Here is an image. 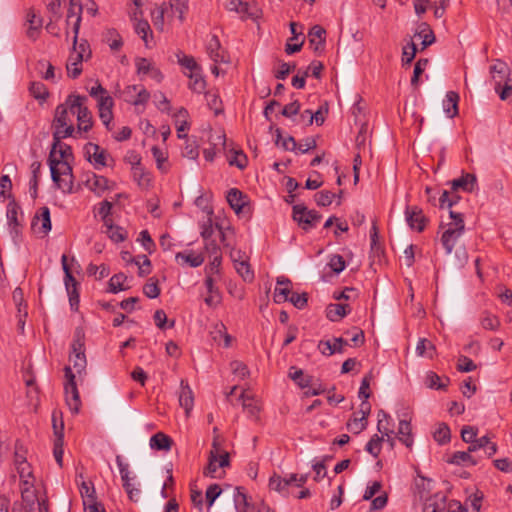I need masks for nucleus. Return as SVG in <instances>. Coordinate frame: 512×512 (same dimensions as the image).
Here are the masks:
<instances>
[{
	"label": "nucleus",
	"mask_w": 512,
	"mask_h": 512,
	"mask_svg": "<svg viewBox=\"0 0 512 512\" xmlns=\"http://www.w3.org/2000/svg\"><path fill=\"white\" fill-rule=\"evenodd\" d=\"M494 89L501 100H506L512 95L511 69L504 61L496 59L489 68Z\"/></svg>",
	"instance_id": "f257e3e1"
},
{
	"label": "nucleus",
	"mask_w": 512,
	"mask_h": 512,
	"mask_svg": "<svg viewBox=\"0 0 512 512\" xmlns=\"http://www.w3.org/2000/svg\"><path fill=\"white\" fill-rule=\"evenodd\" d=\"M72 115L70 112V105L67 101L63 104H59L55 109L54 119L52 122L53 128V139L56 144L59 139H64L73 136L74 126L72 122Z\"/></svg>",
	"instance_id": "f03ea898"
},
{
	"label": "nucleus",
	"mask_w": 512,
	"mask_h": 512,
	"mask_svg": "<svg viewBox=\"0 0 512 512\" xmlns=\"http://www.w3.org/2000/svg\"><path fill=\"white\" fill-rule=\"evenodd\" d=\"M51 171V178L55 185L64 193L73 192V173L68 161H48Z\"/></svg>",
	"instance_id": "7ed1b4c3"
},
{
	"label": "nucleus",
	"mask_w": 512,
	"mask_h": 512,
	"mask_svg": "<svg viewBox=\"0 0 512 512\" xmlns=\"http://www.w3.org/2000/svg\"><path fill=\"white\" fill-rule=\"evenodd\" d=\"M86 101L87 97L81 95L72 94L67 98V103L70 105L71 115H77V128L79 132H88L93 125L92 113L85 106Z\"/></svg>",
	"instance_id": "20e7f679"
},
{
	"label": "nucleus",
	"mask_w": 512,
	"mask_h": 512,
	"mask_svg": "<svg viewBox=\"0 0 512 512\" xmlns=\"http://www.w3.org/2000/svg\"><path fill=\"white\" fill-rule=\"evenodd\" d=\"M292 218L305 231L317 226L322 216L316 210H309L304 204H296L292 208Z\"/></svg>",
	"instance_id": "39448f33"
},
{
	"label": "nucleus",
	"mask_w": 512,
	"mask_h": 512,
	"mask_svg": "<svg viewBox=\"0 0 512 512\" xmlns=\"http://www.w3.org/2000/svg\"><path fill=\"white\" fill-rule=\"evenodd\" d=\"M64 373L66 378V382L64 384L66 404L72 413L77 414L80 410L81 400L75 381V374L72 372L70 366H66L64 368Z\"/></svg>",
	"instance_id": "423d86ee"
},
{
	"label": "nucleus",
	"mask_w": 512,
	"mask_h": 512,
	"mask_svg": "<svg viewBox=\"0 0 512 512\" xmlns=\"http://www.w3.org/2000/svg\"><path fill=\"white\" fill-rule=\"evenodd\" d=\"M420 483H416L417 488L420 486L423 487V490H419L420 499H425V503L423 506V512H444L445 505V497L436 494L433 497H427V494L430 491L429 485L430 480H426L425 478H421Z\"/></svg>",
	"instance_id": "0eeeda50"
},
{
	"label": "nucleus",
	"mask_w": 512,
	"mask_h": 512,
	"mask_svg": "<svg viewBox=\"0 0 512 512\" xmlns=\"http://www.w3.org/2000/svg\"><path fill=\"white\" fill-rule=\"evenodd\" d=\"M70 361L73 362V367L79 375L85 372L87 361L85 356L84 334L81 330H77L75 333Z\"/></svg>",
	"instance_id": "6e6552de"
},
{
	"label": "nucleus",
	"mask_w": 512,
	"mask_h": 512,
	"mask_svg": "<svg viewBox=\"0 0 512 512\" xmlns=\"http://www.w3.org/2000/svg\"><path fill=\"white\" fill-rule=\"evenodd\" d=\"M120 97L134 106H145L150 99V93L143 85H128L120 91Z\"/></svg>",
	"instance_id": "1a4fd4ad"
},
{
	"label": "nucleus",
	"mask_w": 512,
	"mask_h": 512,
	"mask_svg": "<svg viewBox=\"0 0 512 512\" xmlns=\"http://www.w3.org/2000/svg\"><path fill=\"white\" fill-rule=\"evenodd\" d=\"M85 157L96 169L107 166L108 152L98 144L87 143L84 147Z\"/></svg>",
	"instance_id": "9d476101"
},
{
	"label": "nucleus",
	"mask_w": 512,
	"mask_h": 512,
	"mask_svg": "<svg viewBox=\"0 0 512 512\" xmlns=\"http://www.w3.org/2000/svg\"><path fill=\"white\" fill-rule=\"evenodd\" d=\"M406 221L411 229L422 232L428 222L423 210L418 206H407L405 209Z\"/></svg>",
	"instance_id": "9b49d317"
},
{
	"label": "nucleus",
	"mask_w": 512,
	"mask_h": 512,
	"mask_svg": "<svg viewBox=\"0 0 512 512\" xmlns=\"http://www.w3.org/2000/svg\"><path fill=\"white\" fill-rule=\"evenodd\" d=\"M109 184L110 182L106 177L95 173L87 174L84 180V185L98 196L111 188Z\"/></svg>",
	"instance_id": "f8f14e48"
},
{
	"label": "nucleus",
	"mask_w": 512,
	"mask_h": 512,
	"mask_svg": "<svg viewBox=\"0 0 512 512\" xmlns=\"http://www.w3.org/2000/svg\"><path fill=\"white\" fill-rule=\"evenodd\" d=\"M114 102L111 96L109 95H100L98 99V110H99V118L102 123L106 126L108 130H110L109 124L113 119V108Z\"/></svg>",
	"instance_id": "ddd939ff"
},
{
	"label": "nucleus",
	"mask_w": 512,
	"mask_h": 512,
	"mask_svg": "<svg viewBox=\"0 0 512 512\" xmlns=\"http://www.w3.org/2000/svg\"><path fill=\"white\" fill-rule=\"evenodd\" d=\"M26 21L29 24L26 35L29 39L35 41L41 32L43 19L40 15L36 14L34 9L30 8L27 11Z\"/></svg>",
	"instance_id": "4468645a"
},
{
	"label": "nucleus",
	"mask_w": 512,
	"mask_h": 512,
	"mask_svg": "<svg viewBox=\"0 0 512 512\" xmlns=\"http://www.w3.org/2000/svg\"><path fill=\"white\" fill-rule=\"evenodd\" d=\"M205 286L208 295L205 297L204 302L207 306L215 308L222 302V294L218 287L215 286L212 276L207 275L205 279Z\"/></svg>",
	"instance_id": "2eb2a0df"
},
{
	"label": "nucleus",
	"mask_w": 512,
	"mask_h": 512,
	"mask_svg": "<svg viewBox=\"0 0 512 512\" xmlns=\"http://www.w3.org/2000/svg\"><path fill=\"white\" fill-rule=\"evenodd\" d=\"M463 226L460 225L459 227H450L445 230L441 237V242L443 247L446 250L447 254H450L459 239V237L463 234Z\"/></svg>",
	"instance_id": "dca6fc26"
},
{
	"label": "nucleus",
	"mask_w": 512,
	"mask_h": 512,
	"mask_svg": "<svg viewBox=\"0 0 512 512\" xmlns=\"http://www.w3.org/2000/svg\"><path fill=\"white\" fill-rule=\"evenodd\" d=\"M62 139H59V142L56 144L53 139L51 151L49 153L48 161L51 160H60V161H68L69 158L73 157L71 146L62 143Z\"/></svg>",
	"instance_id": "f3484780"
},
{
	"label": "nucleus",
	"mask_w": 512,
	"mask_h": 512,
	"mask_svg": "<svg viewBox=\"0 0 512 512\" xmlns=\"http://www.w3.org/2000/svg\"><path fill=\"white\" fill-rule=\"evenodd\" d=\"M326 31L320 25H314L308 33L310 46L315 52L323 51L325 47Z\"/></svg>",
	"instance_id": "a211bd4d"
},
{
	"label": "nucleus",
	"mask_w": 512,
	"mask_h": 512,
	"mask_svg": "<svg viewBox=\"0 0 512 512\" xmlns=\"http://www.w3.org/2000/svg\"><path fill=\"white\" fill-rule=\"evenodd\" d=\"M179 404L184 408L185 413L188 416L193 408L194 397L190 386L185 380H181L180 383Z\"/></svg>",
	"instance_id": "6ab92c4d"
},
{
	"label": "nucleus",
	"mask_w": 512,
	"mask_h": 512,
	"mask_svg": "<svg viewBox=\"0 0 512 512\" xmlns=\"http://www.w3.org/2000/svg\"><path fill=\"white\" fill-rule=\"evenodd\" d=\"M227 202L230 207L235 211L236 214L242 212L243 208L246 205V195H244L239 189L231 188L227 192L226 196Z\"/></svg>",
	"instance_id": "aec40b11"
},
{
	"label": "nucleus",
	"mask_w": 512,
	"mask_h": 512,
	"mask_svg": "<svg viewBox=\"0 0 512 512\" xmlns=\"http://www.w3.org/2000/svg\"><path fill=\"white\" fill-rule=\"evenodd\" d=\"M41 222V227L39 231L46 235L51 230V219H50V210L48 207L44 206L39 209L32 221V227L35 228L38 222Z\"/></svg>",
	"instance_id": "412c9836"
},
{
	"label": "nucleus",
	"mask_w": 512,
	"mask_h": 512,
	"mask_svg": "<svg viewBox=\"0 0 512 512\" xmlns=\"http://www.w3.org/2000/svg\"><path fill=\"white\" fill-rule=\"evenodd\" d=\"M20 491L22 501L26 504V506L32 507L37 500L33 479L20 481Z\"/></svg>",
	"instance_id": "4be33fe9"
},
{
	"label": "nucleus",
	"mask_w": 512,
	"mask_h": 512,
	"mask_svg": "<svg viewBox=\"0 0 512 512\" xmlns=\"http://www.w3.org/2000/svg\"><path fill=\"white\" fill-rule=\"evenodd\" d=\"M229 10L236 11L242 16H247L251 18L258 17V9L255 5H250L247 2H242L241 0H232L229 3Z\"/></svg>",
	"instance_id": "5701e85b"
},
{
	"label": "nucleus",
	"mask_w": 512,
	"mask_h": 512,
	"mask_svg": "<svg viewBox=\"0 0 512 512\" xmlns=\"http://www.w3.org/2000/svg\"><path fill=\"white\" fill-rule=\"evenodd\" d=\"M477 178L474 174L466 173L460 178L454 179L452 184V190L462 189L466 192H472L476 186Z\"/></svg>",
	"instance_id": "b1692460"
},
{
	"label": "nucleus",
	"mask_w": 512,
	"mask_h": 512,
	"mask_svg": "<svg viewBox=\"0 0 512 512\" xmlns=\"http://www.w3.org/2000/svg\"><path fill=\"white\" fill-rule=\"evenodd\" d=\"M291 484L290 475L288 477L282 478L278 474H273L269 479V488L279 492L283 496L289 495V486Z\"/></svg>",
	"instance_id": "393cba45"
},
{
	"label": "nucleus",
	"mask_w": 512,
	"mask_h": 512,
	"mask_svg": "<svg viewBox=\"0 0 512 512\" xmlns=\"http://www.w3.org/2000/svg\"><path fill=\"white\" fill-rule=\"evenodd\" d=\"M349 312H350V307L348 304L332 303V304H329L326 308V316L329 320H331L333 322L340 321Z\"/></svg>",
	"instance_id": "a878e982"
},
{
	"label": "nucleus",
	"mask_w": 512,
	"mask_h": 512,
	"mask_svg": "<svg viewBox=\"0 0 512 512\" xmlns=\"http://www.w3.org/2000/svg\"><path fill=\"white\" fill-rule=\"evenodd\" d=\"M173 444L171 437L163 432H157L150 438V447L154 450L169 451Z\"/></svg>",
	"instance_id": "bb28decb"
},
{
	"label": "nucleus",
	"mask_w": 512,
	"mask_h": 512,
	"mask_svg": "<svg viewBox=\"0 0 512 512\" xmlns=\"http://www.w3.org/2000/svg\"><path fill=\"white\" fill-rule=\"evenodd\" d=\"M81 13H82V6H80V5L78 7L71 5L67 11V19H66L67 24L70 23V20L72 18H75V21H74L73 27H72V30L74 33V46L77 44L78 33H79L80 23H81Z\"/></svg>",
	"instance_id": "cd10ccee"
},
{
	"label": "nucleus",
	"mask_w": 512,
	"mask_h": 512,
	"mask_svg": "<svg viewBox=\"0 0 512 512\" xmlns=\"http://www.w3.org/2000/svg\"><path fill=\"white\" fill-rule=\"evenodd\" d=\"M459 95L456 92L449 91L443 101V108L448 117L453 118L458 114Z\"/></svg>",
	"instance_id": "c85d7f7f"
},
{
	"label": "nucleus",
	"mask_w": 512,
	"mask_h": 512,
	"mask_svg": "<svg viewBox=\"0 0 512 512\" xmlns=\"http://www.w3.org/2000/svg\"><path fill=\"white\" fill-rule=\"evenodd\" d=\"M398 438L407 448H411L413 446L412 427L410 422L400 420Z\"/></svg>",
	"instance_id": "c756f323"
},
{
	"label": "nucleus",
	"mask_w": 512,
	"mask_h": 512,
	"mask_svg": "<svg viewBox=\"0 0 512 512\" xmlns=\"http://www.w3.org/2000/svg\"><path fill=\"white\" fill-rule=\"evenodd\" d=\"M414 37L421 39L422 50L426 49L428 46L435 42V35L432 29L426 23H421L419 25V31L415 34Z\"/></svg>",
	"instance_id": "7c9ffc66"
},
{
	"label": "nucleus",
	"mask_w": 512,
	"mask_h": 512,
	"mask_svg": "<svg viewBox=\"0 0 512 512\" xmlns=\"http://www.w3.org/2000/svg\"><path fill=\"white\" fill-rule=\"evenodd\" d=\"M84 60L82 53L71 55L67 64V74L69 77L76 79L82 72L81 62Z\"/></svg>",
	"instance_id": "2f4dec72"
},
{
	"label": "nucleus",
	"mask_w": 512,
	"mask_h": 512,
	"mask_svg": "<svg viewBox=\"0 0 512 512\" xmlns=\"http://www.w3.org/2000/svg\"><path fill=\"white\" fill-rule=\"evenodd\" d=\"M188 111L185 108H180L175 114V121L177 125V136L178 138H186L187 135L183 132L189 129Z\"/></svg>",
	"instance_id": "473e14b6"
},
{
	"label": "nucleus",
	"mask_w": 512,
	"mask_h": 512,
	"mask_svg": "<svg viewBox=\"0 0 512 512\" xmlns=\"http://www.w3.org/2000/svg\"><path fill=\"white\" fill-rule=\"evenodd\" d=\"M177 261L188 264L190 267H199L204 262V257L201 254H195L193 251L189 253L178 252L175 256Z\"/></svg>",
	"instance_id": "72a5a7b5"
},
{
	"label": "nucleus",
	"mask_w": 512,
	"mask_h": 512,
	"mask_svg": "<svg viewBox=\"0 0 512 512\" xmlns=\"http://www.w3.org/2000/svg\"><path fill=\"white\" fill-rule=\"evenodd\" d=\"M239 398L242 400V406L244 410L247 411L249 416L257 420L259 418L260 412V407L257 401H255L253 397L246 395L244 392L241 393Z\"/></svg>",
	"instance_id": "f704fd0d"
},
{
	"label": "nucleus",
	"mask_w": 512,
	"mask_h": 512,
	"mask_svg": "<svg viewBox=\"0 0 512 512\" xmlns=\"http://www.w3.org/2000/svg\"><path fill=\"white\" fill-rule=\"evenodd\" d=\"M207 51H208V54L210 56V58L215 62V63H219V62H224L225 61V56H224V53L223 52H220V42H219V39L216 35H213L209 44H208V47H207Z\"/></svg>",
	"instance_id": "c9c22d12"
},
{
	"label": "nucleus",
	"mask_w": 512,
	"mask_h": 512,
	"mask_svg": "<svg viewBox=\"0 0 512 512\" xmlns=\"http://www.w3.org/2000/svg\"><path fill=\"white\" fill-rule=\"evenodd\" d=\"M472 452H469V448L467 451H457L455 452L452 457L448 460L449 463L455 464V465H476L477 460L471 456Z\"/></svg>",
	"instance_id": "e433bc0d"
},
{
	"label": "nucleus",
	"mask_w": 512,
	"mask_h": 512,
	"mask_svg": "<svg viewBox=\"0 0 512 512\" xmlns=\"http://www.w3.org/2000/svg\"><path fill=\"white\" fill-rule=\"evenodd\" d=\"M105 233L115 243L123 242L127 237V232L120 226L113 225L112 222L105 224Z\"/></svg>",
	"instance_id": "4c0bfd02"
},
{
	"label": "nucleus",
	"mask_w": 512,
	"mask_h": 512,
	"mask_svg": "<svg viewBox=\"0 0 512 512\" xmlns=\"http://www.w3.org/2000/svg\"><path fill=\"white\" fill-rule=\"evenodd\" d=\"M234 267L237 273L243 278L246 282H251L254 279V274L250 269V265L245 260H238L232 254Z\"/></svg>",
	"instance_id": "58836bf2"
},
{
	"label": "nucleus",
	"mask_w": 512,
	"mask_h": 512,
	"mask_svg": "<svg viewBox=\"0 0 512 512\" xmlns=\"http://www.w3.org/2000/svg\"><path fill=\"white\" fill-rule=\"evenodd\" d=\"M67 260H68L67 256L65 254H63L61 257V263H62V268H63L64 274H65L64 283H65L67 292H70L73 288H77L78 283H77L76 279L74 278V276L72 275V272L67 263Z\"/></svg>",
	"instance_id": "ea45409f"
},
{
	"label": "nucleus",
	"mask_w": 512,
	"mask_h": 512,
	"mask_svg": "<svg viewBox=\"0 0 512 512\" xmlns=\"http://www.w3.org/2000/svg\"><path fill=\"white\" fill-rule=\"evenodd\" d=\"M200 71L201 69L188 74V77L190 78L189 88L196 93H202L206 87V82Z\"/></svg>",
	"instance_id": "a19ab883"
},
{
	"label": "nucleus",
	"mask_w": 512,
	"mask_h": 512,
	"mask_svg": "<svg viewBox=\"0 0 512 512\" xmlns=\"http://www.w3.org/2000/svg\"><path fill=\"white\" fill-rule=\"evenodd\" d=\"M435 351L436 348L431 341L426 338L419 339L416 345V353L418 356H427L428 358H433Z\"/></svg>",
	"instance_id": "79ce46f5"
},
{
	"label": "nucleus",
	"mask_w": 512,
	"mask_h": 512,
	"mask_svg": "<svg viewBox=\"0 0 512 512\" xmlns=\"http://www.w3.org/2000/svg\"><path fill=\"white\" fill-rule=\"evenodd\" d=\"M52 426L55 434V439L64 440V421L62 412L54 410L52 413Z\"/></svg>",
	"instance_id": "37998d69"
},
{
	"label": "nucleus",
	"mask_w": 512,
	"mask_h": 512,
	"mask_svg": "<svg viewBox=\"0 0 512 512\" xmlns=\"http://www.w3.org/2000/svg\"><path fill=\"white\" fill-rule=\"evenodd\" d=\"M205 97L209 108L214 111L216 116L223 113V104L216 92L208 91L206 92Z\"/></svg>",
	"instance_id": "c03bdc74"
},
{
	"label": "nucleus",
	"mask_w": 512,
	"mask_h": 512,
	"mask_svg": "<svg viewBox=\"0 0 512 512\" xmlns=\"http://www.w3.org/2000/svg\"><path fill=\"white\" fill-rule=\"evenodd\" d=\"M166 12V3L157 6L151 13V18L154 27L159 30H164V15Z\"/></svg>",
	"instance_id": "a18cd8bd"
},
{
	"label": "nucleus",
	"mask_w": 512,
	"mask_h": 512,
	"mask_svg": "<svg viewBox=\"0 0 512 512\" xmlns=\"http://www.w3.org/2000/svg\"><path fill=\"white\" fill-rule=\"evenodd\" d=\"M116 463L119 468V472L121 475V480L123 482V488H128V486L131 484L132 478L130 477V470H129V464L123 461L122 456L117 455L116 456Z\"/></svg>",
	"instance_id": "49530a36"
},
{
	"label": "nucleus",
	"mask_w": 512,
	"mask_h": 512,
	"mask_svg": "<svg viewBox=\"0 0 512 512\" xmlns=\"http://www.w3.org/2000/svg\"><path fill=\"white\" fill-rule=\"evenodd\" d=\"M231 153L232 155L228 158L229 165L236 166L241 170L245 169L248 164V158L244 152L242 150H232Z\"/></svg>",
	"instance_id": "de8ad7c7"
},
{
	"label": "nucleus",
	"mask_w": 512,
	"mask_h": 512,
	"mask_svg": "<svg viewBox=\"0 0 512 512\" xmlns=\"http://www.w3.org/2000/svg\"><path fill=\"white\" fill-rule=\"evenodd\" d=\"M127 276L124 273H118L113 275L109 280V292L117 293L120 291L127 290L128 287H124L123 283L126 281Z\"/></svg>",
	"instance_id": "09e8293b"
},
{
	"label": "nucleus",
	"mask_w": 512,
	"mask_h": 512,
	"mask_svg": "<svg viewBox=\"0 0 512 512\" xmlns=\"http://www.w3.org/2000/svg\"><path fill=\"white\" fill-rule=\"evenodd\" d=\"M384 441L383 436L373 435L365 446V450L373 457H378L381 452V445Z\"/></svg>",
	"instance_id": "8fccbe9b"
},
{
	"label": "nucleus",
	"mask_w": 512,
	"mask_h": 512,
	"mask_svg": "<svg viewBox=\"0 0 512 512\" xmlns=\"http://www.w3.org/2000/svg\"><path fill=\"white\" fill-rule=\"evenodd\" d=\"M449 378L446 382H441V378L435 372H429L426 376V386L431 389L445 390L449 383Z\"/></svg>",
	"instance_id": "3c124183"
},
{
	"label": "nucleus",
	"mask_w": 512,
	"mask_h": 512,
	"mask_svg": "<svg viewBox=\"0 0 512 512\" xmlns=\"http://www.w3.org/2000/svg\"><path fill=\"white\" fill-rule=\"evenodd\" d=\"M433 437L439 444L448 443L451 438L450 428L444 423L439 424L433 433Z\"/></svg>",
	"instance_id": "603ef678"
},
{
	"label": "nucleus",
	"mask_w": 512,
	"mask_h": 512,
	"mask_svg": "<svg viewBox=\"0 0 512 512\" xmlns=\"http://www.w3.org/2000/svg\"><path fill=\"white\" fill-rule=\"evenodd\" d=\"M176 57L178 60V63L188 69L191 72L195 70H200L199 65L196 63L195 59L192 56L185 55L183 52L178 51L176 53Z\"/></svg>",
	"instance_id": "864d4df0"
},
{
	"label": "nucleus",
	"mask_w": 512,
	"mask_h": 512,
	"mask_svg": "<svg viewBox=\"0 0 512 512\" xmlns=\"http://www.w3.org/2000/svg\"><path fill=\"white\" fill-rule=\"evenodd\" d=\"M160 288L158 286V280L154 277L149 278L147 283L143 286V293L150 299H155L160 295Z\"/></svg>",
	"instance_id": "5fc2aeb1"
},
{
	"label": "nucleus",
	"mask_w": 512,
	"mask_h": 512,
	"mask_svg": "<svg viewBox=\"0 0 512 512\" xmlns=\"http://www.w3.org/2000/svg\"><path fill=\"white\" fill-rule=\"evenodd\" d=\"M481 325L486 330H497L500 326V320L497 316L484 312L481 317Z\"/></svg>",
	"instance_id": "6e6d98bb"
},
{
	"label": "nucleus",
	"mask_w": 512,
	"mask_h": 512,
	"mask_svg": "<svg viewBox=\"0 0 512 512\" xmlns=\"http://www.w3.org/2000/svg\"><path fill=\"white\" fill-rule=\"evenodd\" d=\"M139 268L138 275L144 277L151 272V261L146 255H140L132 260Z\"/></svg>",
	"instance_id": "4d7b16f0"
},
{
	"label": "nucleus",
	"mask_w": 512,
	"mask_h": 512,
	"mask_svg": "<svg viewBox=\"0 0 512 512\" xmlns=\"http://www.w3.org/2000/svg\"><path fill=\"white\" fill-rule=\"evenodd\" d=\"M235 509L248 508V498L242 487H236L233 493Z\"/></svg>",
	"instance_id": "13d9d810"
},
{
	"label": "nucleus",
	"mask_w": 512,
	"mask_h": 512,
	"mask_svg": "<svg viewBox=\"0 0 512 512\" xmlns=\"http://www.w3.org/2000/svg\"><path fill=\"white\" fill-rule=\"evenodd\" d=\"M276 144L281 145L284 150L294 151L297 148V143L292 136H288L285 139H282L281 130L276 129Z\"/></svg>",
	"instance_id": "bf43d9fd"
},
{
	"label": "nucleus",
	"mask_w": 512,
	"mask_h": 512,
	"mask_svg": "<svg viewBox=\"0 0 512 512\" xmlns=\"http://www.w3.org/2000/svg\"><path fill=\"white\" fill-rule=\"evenodd\" d=\"M207 214H208V217H207L206 221H204L203 224L201 225V236L205 241L210 240L214 233L213 223H212V218H211V216L213 214V210L211 208H209L207 210Z\"/></svg>",
	"instance_id": "052dcab7"
},
{
	"label": "nucleus",
	"mask_w": 512,
	"mask_h": 512,
	"mask_svg": "<svg viewBox=\"0 0 512 512\" xmlns=\"http://www.w3.org/2000/svg\"><path fill=\"white\" fill-rule=\"evenodd\" d=\"M135 32L142 38L146 46H148V35L152 34L151 27L146 20H137L134 25Z\"/></svg>",
	"instance_id": "680f3d73"
},
{
	"label": "nucleus",
	"mask_w": 512,
	"mask_h": 512,
	"mask_svg": "<svg viewBox=\"0 0 512 512\" xmlns=\"http://www.w3.org/2000/svg\"><path fill=\"white\" fill-rule=\"evenodd\" d=\"M20 210V206L15 202V200H11L7 205V219L9 225L21 226L18 221V212Z\"/></svg>",
	"instance_id": "e2e57ef3"
},
{
	"label": "nucleus",
	"mask_w": 512,
	"mask_h": 512,
	"mask_svg": "<svg viewBox=\"0 0 512 512\" xmlns=\"http://www.w3.org/2000/svg\"><path fill=\"white\" fill-rule=\"evenodd\" d=\"M29 91L36 99L45 100L49 95L46 86L42 82H32Z\"/></svg>",
	"instance_id": "0e129e2a"
},
{
	"label": "nucleus",
	"mask_w": 512,
	"mask_h": 512,
	"mask_svg": "<svg viewBox=\"0 0 512 512\" xmlns=\"http://www.w3.org/2000/svg\"><path fill=\"white\" fill-rule=\"evenodd\" d=\"M135 66L137 69L138 75H146L148 74L151 69L154 67L153 63L144 57H138L135 59Z\"/></svg>",
	"instance_id": "69168bd1"
},
{
	"label": "nucleus",
	"mask_w": 512,
	"mask_h": 512,
	"mask_svg": "<svg viewBox=\"0 0 512 512\" xmlns=\"http://www.w3.org/2000/svg\"><path fill=\"white\" fill-rule=\"evenodd\" d=\"M314 197L317 205L325 207L332 203L333 199L336 197V194L324 190L316 193Z\"/></svg>",
	"instance_id": "338daca9"
},
{
	"label": "nucleus",
	"mask_w": 512,
	"mask_h": 512,
	"mask_svg": "<svg viewBox=\"0 0 512 512\" xmlns=\"http://www.w3.org/2000/svg\"><path fill=\"white\" fill-rule=\"evenodd\" d=\"M328 266L333 272L339 274L345 269L346 264L344 258L341 255L335 254L331 256Z\"/></svg>",
	"instance_id": "774afa93"
}]
</instances>
